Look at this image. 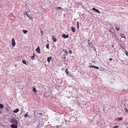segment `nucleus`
Returning a JSON list of instances; mask_svg holds the SVG:
<instances>
[{"mask_svg": "<svg viewBox=\"0 0 128 128\" xmlns=\"http://www.w3.org/2000/svg\"><path fill=\"white\" fill-rule=\"evenodd\" d=\"M46 47L48 49H49V44H47L46 46Z\"/></svg>", "mask_w": 128, "mask_h": 128, "instance_id": "6ab92c4d", "label": "nucleus"}, {"mask_svg": "<svg viewBox=\"0 0 128 128\" xmlns=\"http://www.w3.org/2000/svg\"><path fill=\"white\" fill-rule=\"evenodd\" d=\"M79 22H77V27L78 29H79Z\"/></svg>", "mask_w": 128, "mask_h": 128, "instance_id": "5701e85b", "label": "nucleus"}, {"mask_svg": "<svg viewBox=\"0 0 128 128\" xmlns=\"http://www.w3.org/2000/svg\"><path fill=\"white\" fill-rule=\"evenodd\" d=\"M10 122L13 124H18V122L14 118H12L10 120Z\"/></svg>", "mask_w": 128, "mask_h": 128, "instance_id": "f257e3e1", "label": "nucleus"}, {"mask_svg": "<svg viewBox=\"0 0 128 128\" xmlns=\"http://www.w3.org/2000/svg\"><path fill=\"white\" fill-rule=\"evenodd\" d=\"M52 39L53 41L54 42H56L57 40L56 39V38H52Z\"/></svg>", "mask_w": 128, "mask_h": 128, "instance_id": "dca6fc26", "label": "nucleus"}, {"mask_svg": "<svg viewBox=\"0 0 128 128\" xmlns=\"http://www.w3.org/2000/svg\"><path fill=\"white\" fill-rule=\"evenodd\" d=\"M39 114L40 115H42V114L41 113H39Z\"/></svg>", "mask_w": 128, "mask_h": 128, "instance_id": "72a5a7b5", "label": "nucleus"}, {"mask_svg": "<svg viewBox=\"0 0 128 128\" xmlns=\"http://www.w3.org/2000/svg\"><path fill=\"white\" fill-rule=\"evenodd\" d=\"M89 66L90 68H94L98 70L99 69L98 67L94 66Z\"/></svg>", "mask_w": 128, "mask_h": 128, "instance_id": "0eeeda50", "label": "nucleus"}, {"mask_svg": "<svg viewBox=\"0 0 128 128\" xmlns=\"http://www.w3.org/2000/svg\"><path fill=\"white\" fill-rule=\"evenodd\" d=\"M41 35H43V34H43V31H42V30H41Z\"/></svg>", "mask_w": 128, "mask_h": 128, "instance_id": "393cba45", "label": "nucleus"}, {"mask_svg": "<svg viewBox=\"0 0 128 128\" xmlns=\"http://www.w3.org/2000/svg\"><path fill=\"white\" fill-rule=\"evenodd\" d=\"M52 57H50L48 58L47 59V61L48 62H50L52 58Z\"/></svg>", "mask_w": 128, "mask_h": 128, "instance_id": "9b49d317", "label": "nucleus"}, {"mask_svg": "<svg viewBox=\"0 0 128 128\" xmlns=\"http://www.w3.org/2000/svg\"><path fill=\"white\" fill-rule=\"evenodd\" d=\"M32 90L35 93H36L37 92V91L36 90V88L34 87H33V89H32Z\"/></svg>", "mask_w": 128, "mask_h": 128, "instance_id": "9d476101", "label": "nucleus"}, {"mask_svg": "<svg viewBox=\"0 0 128 128\" xmlns=\"http://www.w3.org/2000/svg\"><path fill=\"white\" fill-rule=\"evenodd\" d=\"M71 30H72V32H75L76 31V29L74 27H72Z\"/></svg>", "mask_w": 128, "mask_h": 128, "instance_id": "6e6552de", "label": "nucleus"}, {"mask_svg": "<svg viewBox=\"0 0 128 128\" xmlns=\"http://www.w3.org/2000/svg\"><path fill=\"white\" fill-rule=\"evenodd\" d=\"M68 52L70 54H71L72 53V51L71 50H70L68 51Z\"/></svg>", "mask_w": 128, "mask_h": 128, "instance_id": "bb28decb", "label": "nucleus"}, {"mask_svg": "<svg viewBox=\"0 0 128 128\" xmlns=\"http://www.w3.org/2000/svg\"><path fill=\"white\" fill-rule=\"evenodd\" d=\"M1 111L0 110V114H1Z\"/></svg>", "mask_w": 128, "mask_h": 128, "instance_id": "f704fd0d", "label": "nucleus"}, {"mask_svg": "<svg viewBox=\"0 0 128 128\" xmlns=\"http://www.w3.org/2000/svg\"><path fill=\"white\" fill-rule=\"evenodd\" d=\"M114 128H117L118 127V126H115L113 127Z\"/></svg>", "mask_w": 128, "mask_h": 128, "instance_id": "cd10ccee", "label": "nucleus"}, {"mask_svg": "<svg viewBox=\"0 0 128 128\" xmlns=\"http://www.w3.org/2000/svg\"><path fill=\"white\" fill-rule=\"evenodd\" d=\"M4 107V106L3 104H0V108H2Z\"/></svg>", "mask_w": 128, "mask_h": 128, "instance_id": "2eb2a0df", "label": "nucleus"}, {"mask_svg": "<svg viewBox=\"0 0 128 128\" xmlns=\"http://www.w3.org/2000/svg\"><path fill=\"white\" fill-rule=\"evenodd\" d=\"M66 72L67 74H68L69 72L68 71V70L67 68L66 70Z\"/></svg>", "mask_w": 128, "mask_h": 128, "instance_id": "412c9836", "label": "nucleus"}, {"mask_svg": "<svg viewBox=\"0 0 128 128\" xmlns=\"http://www.w3.org/2000/svg\"><path fill=\"white\" fill-rule=\"evenodd\" d=\"M28 113V112H27L26 114H24V116L25 118H26L27 117H29V118L30 117V116H28L27 114Z\"/></svg>", "mask_w": 128, "mask_h": 128, "instance_id": "f8f14e48", "label": "nucleus"}, {"mask_svg": "<svg viewBox=\"0 0 128 128\" xmlns=\"http://www.w3.org/2000/svg\"><path fill=\"white\" fill-rule=\"evenodd\" d=\"M23 89V88H22V89Z\"/></svg>", "mask_w": 128, "mask_h": 128, "instance_id": "e433bc0d", "label": "nucleus"}, {"mask_svg": "<svg viewBox=\"0 0 128 128\" xmlns=\"http://www.w3.org/2000/svg\"><path fill=\"white\" fill-rule=\"evenodd\" d=\"M120 36H121V37L122 38H125V36L124 34H120Z\"/></svg>", "mask_w": 128, "mask_h": 128, "instance_id": "4468645a", "label": "nucleus"}, {"mask_svg": "<svg viewBox=\"0 0 128 128\" xmlns=\"http://www.w3.org/2000/svg\"><path fill=\"white\" fill-rule=\"evenodd\" d=\"M36 52H37L38 53H40V48L39 46H38L37 48L36 49Z\"/></svg>", "mask_w": 128, "mask_h": 128, "instance_id": "20e7f679", "label": "nucleus"}, {"mask_svg": "<svg viewBox=\"0 0 128 128\" xmlns=\"http://www.w3.org/2000/svg\"><path fill=\"white\" fill-rule=\"evenodd\" d=\"M126 54L127 56H128V52L127 51H126Z\"/></svg>", "mask_w": 128, "mask_h": 128, "instance_id": "7c9ffc66", "label": "nucleus"}, {"mask_svg": "<svg viewBox=\"0 0 128 128\" xmlns=\"http://www.w3.org/2000/svg\"><path fill=\"white\" fill-rule=\"evenodd\" d=\"M23 32L24 34H26L28 32V31L26 30H23Z\"/></svg>", "mask_w": 128, "mask_h": 128, "instance_id": "a211bd4d", "label": "nucleus"}, {"mask_svg": "<svg viewBox=\"0 0 128 128\" xmlns=\"http://www.w3.org/2000/svg\"><path fill=\"white\" fill-rule=\"evenodd\" d=\"M56 10H60L62 9L61 7H56L55 8Z\"/></svg>", "mask_w": 128, "mask_h": 128, "instance_id": "ddd939ff", "label": "nucleus"}, {"mask_svg": "<svg viewBox=\"0 0 128 128\" xmlns=\"http://www.w3.org/2000/svg\"><path fill=\"white\" fill-rule=\"evenodd\" d=\"M22 62L24 64H25L26 65H27V64H26V62L24 60H22Z\"/></svg>", "mask_w": 128, "mask_h": 128, "instance_id": "4be33fe9", "label": "nucleus"}, {"mask_svg": "<svg viewBox=\"0 0 128 128\" xmlns=\"http://www.w3.org/2000/svg\"><path fill=\"white\" fill-rule=\"evenodd\" d=\"M125 111L126 112L128 113V110L127 108L125 109Z\"/></svg>", "mask_w": 128, "mask_h": 128, "instance_id": "a878e982", "label": "nucleus"}, {"mask_svg": "<svg viewBox=\"0 0 128 128\" xmlns=\"http://www.w3.org/2000/svg\"><path fill=\"white\" fill-rule=\"evenodd\" d=\"M88 45H90V43H89H89H88Z\"/></svg>", "mask_w": 128, "mask_h": 128, "instance_id": "473e14b6", "label": "nucleus"}, {"mask_svg": "<svg viewBox=\"0 0 128 128\" xmlns=\"http://www.w3.org/2000/svg\"><path fill=\"white\" fill-rule=\"evenodd\" d=\"M113 28H111L112 30H113Z\"/></svg>", "mask_w": 128, "mask_h": 128, "instance_id": "c9c22d12", "label": "nucleus"}, {"mask_svg": "<svg viewBox=\"0 0 128 128\" xmlns=\"http://www.w3.org/2000/svg\"><path fill=\"white\" fill-rule=\"evenodd\" d=\"M92 10H93L94 11L98 13H100V12H99V10L96 9L95 8H94L92 9Z\"/></svg>", "mask_w": 128, "mask_h": 128, "instance_id": "39448f33", "label": "nucleus"}, {"mask_svg": "<svg viewBox=\"0 0 128 128\" xmlns=\"http://www.w3.org/2000/svg\"><path fill=\"white\" fill-rule=\"evenodd\" d=\"M63 51H64V52L66 53V55H68V52H67V51L64 50V49H63Z\"/></svg>", "mask_w": 128, "mask_h": 128, "instance_id": "aec40b11", "label": "nucleus"}, {"mask_svg": "<svg viewBox=\"0 0 128 128\" xmlns=\"http://www.w3.org/2000/svg\"><path fill=\"white\" fill-rule=\"evenodd\" d=\"M34 58H35L34 54L33 56L31 58L32 60H34Z\"/></svg>", "mask_w": 128, "mask_h": 128, "instance_id": "f3484780", "label": "nucleus"}, {"mask_svg": "<svg viewBox=\"0 0 128 128\" xmlns=\"http://www.w3.org/2000/svg\"><path fill=\"white\" fill-rule=\"evenodd\" d=\"M62 36L64 38H66L69 37V36L68 34L66 35L65 34H64L62 35Z\"/></svg>", "mask_w": 128, "mask_h": 128, "instance_id": "423d86ee", "label": "nucleus"}, {"mask_svg": "<svg viewBox=\"0 0 128 128\" xmlns=\"http://www.w3.org/2000/svg\"><path fill=\"white\" fill-rule=\"evenodd\" d=\"M108 31L110 32H111V33L112 32V31H111V30H110V29Z\"/></svg>", "mask_w": 128, "mask_h": 128, "instance_id": "c756f323", "label": "nucleus"}, {"mask_svg": "<svg viewBox=\"0 0 128 128\" xmlns=\"http://www.w3.org/2000/svg\"><path fill=\"white\" fill-rule=\"evenodd\" d=\"M19 111V109L18 108H17L15 110H14L13 111V112H14L16 113L18 112Z\"/></svg>", "mask_w": 128, "mask_h": 128, "instance_id": "1a4fd4ad", "label": "nucleus"}, {"mask_svg": "<svg viewBox=\"0 0 128 128\" xmlns=\"http://www.w3.org/2000/svg\"><path fill=\"white\" fill-rule=\"evenodd\" d=\"M109 60H112V58H110Z\"/></svg>", "mask_w": 128, "mask_h": 128, "instance_id": "2f4dec72", "label": "nucleus"}, {"mask_svg": "<svg viewBox=\"0 0 128 128\" xmlns=\"http://www.w3.org/2000/svg\"><path fill=\"white\" fill-rule=\"evenodd\" d=\"M116 30H117L118 31V30H119L120 29V28L119 27H116Z\"/></svg>", "mask_w": 128, "mask_h": 128, "instance_id": "b1692460", "label": "nucleus"}, {"mask_svg": "<svg viewBox=\"0 0 128 128\" xmlns=\"http://www.w3.org/2000/svg\"><path fill=\"white\" fill-rule=\"evenodd\" d=\"M16 43L15 41L14 40V38L12 40V44L13 47L14 46L16 45Z\"/></svg>", "mask_w": 128, "mask_h": 128, "instance_id": "7ed1b4c3", "label": "nucleus"}, {"mask_svg": "<svg viewBox=\"0 0 128 128\" xmlns=\"http://www.w3.org/2000/svg\"><path fill=\"white\" fill-rule=\"evenodd\" d=\"M18 124H12L11 125V127L12 128H17L18 126L17 125Z\"/></svg>", "mask_w": 128, "mask_h": 128, "instance_id": "f03ea898", "label": "nucleus"}, {"mask_svg": "<svg viewBox=\"0 0 128 128\" xmlns=\"http://www.w3.org/2000/svg\"><path fill=\"white\" fill-rule=\"evenodd\" d=\"M118 120H122V118H118Z\"/></svg>", "mask_w": 128, "mask_h": 128, "instance_id": "c85d7f7f", "label": "nucleus"}]
</instances>
